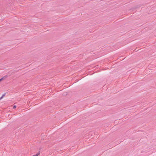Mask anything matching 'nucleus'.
Wrapping results in <instances>:
<instances>
[{
	"instance_id": "20e7f679",
	"label": "nucleus",
	"mask_w": 156,
	"mask_h": 156,
	"mask_svg": "<svg viewBox=\"0 0 156 156\" xmlns=\"http://www.w3.org/2000/svg\"><path fill=\"white\" fill-rule=\"evenodd\" d=\"M4 79V77L2 78L1 79H0V82L2 80Z\"/></svg>"
},
{
	"instance_id": "f03ea898",
	"label": "nucleus",
	"mask_w": 156,
	"mask_h": 156,
	"mask_svg": "<svg viewBox=\"0 0 156 156\" xmlns=\"http://www.w3.org/2000/svg\"><path fill=\"white\" fill-rule=\"evenodd\" d=\"M40 152H38V153H37L35 155H34L33 156H38L40 154Z\"/></svg>"
},
{
	"instance_id": "7ed1b4c3",
	"label": "nucleus",
	"mask_w": 156,
	"mask_h": 156,
	"mask_svg": "<svg viewBox=\"0 0 156 156\" xmlns=\"http://www.w3.org/2000/svg\"><path fill=\"white\" fill-rule=\"evenodd\" d=\"M16 108V105H14V106H13V108H14V109H15V108Z\"/></svg>"
},
{
	"instance_id": "f257e3e1",
	"label": "nucleus",
	"mask_w": 156,
	"mask_h": 156,
	"mask_svg": "<svg viewBox=\"0 0 156 156\" xmlns=\"http://www.w3.org/2000/svg\"><path fill=\"white\" fill-rule=\"evenodd\" d=\"M5 93L2 95V96L0 98V100L2 99L5 96Z\"/></svg>"
}]
</instances>
